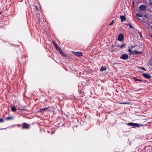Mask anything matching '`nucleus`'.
<instances>
[{
	"instance_id": "nucleus-15",
	"label": "nucleus",
	"mask_w": 152,
	"mask_h": 152,
	"mask_svg": "<svg viewBox=\"0 0 152 152\" xmlns=\"http://www.w3.org/2000/svg\"><path fill=\"white\" fill-rule=\"evenodd\" d=\"M136 15L140 17H141L142 16V15L139 13H137Z\"/></svg>"
},
{
	"instance_id": "nucleus-1",
	"label": "nucleus",
	"mask_w": 152,
	"mask_h": 152,
	"mask_svg": "<svg viewBox=\"0 0 152 152\" xmlns=\"http://www.w3.org/2000/svg\"><path fill=\"white\" fill-rule=\"evenodd\" d=\"M127 125L128 126H133L134 127H139L140 126V125L138 124L134 123H128L127 124Z\"/></svg>"
},
{
	"instance_id": "nucleus-22",
	"label": "nucleus",
	"mask_w": 152,
	"mask_h": 152,
	"mask_svg": "<svg viewBox=\"0 0 152 152\" xmlns=\"http://www.w3.org/2000/svg\"><path fill=\"white\" fill-rule=\"evenodd\" d=\"M149 4L151 5H152V0H149Z\"/></svg>"
},
{
	"instance_id": "nucleus-14",
	"label": "nucleus",
	"mask_w": 152,
	"mask_h": 152,
	"mask_svg": "<svg viewBox=\"0 0 152 152\" xmlns=\"http://www.w3.org/2000/svg\"><path fill=\"white\" fill-rule=\"evenodd\" d=\"M11 110L13 112H15L16 111V108L15 107H11Z\"/></svg>"
},
{
	"instance_id": "nucleus-11",
	"label": "nucleus",
	"mask_w": 152,
	"mask_h": 152,
	"mask_svg": "<svg viewBox=\"0 0 152 152\" xmlns=\"http://www.w3.org/2000/svg\"><path fill=\"white\" fill-rule=\"evenodd\" d=\"M106 69V68L105 66H102L101 67V68L100 69V70L101 71H103L104 70H105Z\"/></svg>"
},
{
	"instance_id": "nucleus-20",
	"label": "nucleus",
	"mask_w": 152,
	"mask_h": 152,
	"mask_svg": "<svg viewBox=\"0 0 152 152\" xmlns=\"http://www.w3.org/2000/svg\"><path fill=\"white\" fill-rule=\"evenodd\" d=\"M47 108H42V109H41L40 110V111H42V110H47Z\"/></svg>"
},
{
	"instance_id": "nucleus-2",
	"label": "nucleus",
	"mask_w": 152,
	"mask_h": 152,
	"mask_svg": "<svg viewBox=\"0 0 152 152\" xmlns=\"http://www.w3.org/2000/svg\"><path fill=\"white\" fill-rule=\"evenodd\" d=\"M120 58L121 59L126 60L128 59V56L126 54H123L121 55Z\"/></svg>"
},
{
	"instance_id": "nucleus-25",
	"label": "nucleus",
	"mask_w": 152,
	"mask_h": 152,
	"mask_svg": "<svg viewBox=\"0 0 152 152\" xmlns=\"http://www.w3.org/2000/svg\"><path fill=\"white\" fill-rule=\"evenodd\" d=\"M138 33L140 35V37H142V35L141 33L140 32H138Z\"/></svg>"
},
{
	"instance_id": "nucleus-26",
	"label": "nucleus",
	"mask_w": 152,
	"mask_h": 152,
	"mask_svg": "<svg viewBox=\"0 0 152 152\" xmlns=\"http://www.w3.org/2000/svg\"><path fill=\"white\" fill-rule=\"evenodd\" d=\"M144 17L145 18H148V15H144Z\"/></svg>"
},
{
	"instance_id": "nucleus-18",
	"label": "nucleus",
	"mask_w": 152,
	"mask_h": 152,
	"mask_svg": "<svg viewBox=\"0 0 152 152\" xmlns=\"http://www.w3.org/2000/svg\"><path fill=\"white\" fill-rule=\"evenodd\" d=\"M60 53L61 55L63 56H64L65 55L62 51H60Z\"/></svg>"
},
{
	"instance_id": "nucleus-17",
	"label": "nucleus",
	"mask_w": 152,
	"mask_h": 152,
	"mask_svg": "<svg viewBox=\"0 0 152 152\" xmlns=\"http://www.w3.org/2000/svg\"><path fill=\"white\" fill-rule=\"evenodd\" d=\"M128 51L129 52H130L132 54V52H133V51L131 49H130V48L129 49H128Z\"/></svg>"
},
{
	"instance_id": "nucleus-19",
	"label": "nucleus",
	"mask_w": 152,
	"mask_h": 152,
	"mask_svg": "<svg viewBox=\"0 0 152 152\" xmlns=\"http://www.w3.org/2000/svg\"><path fill=\"white\" fill-rule=\"evenodd\" d=\"M139 68H140V69H142V70H143L145 71H146V69H145L143 67H139Z\"/></svg>"
},
{
	"instance_id": "nucleus-30",
	"label": "nucleus",
	"mask_w": 152,
	"mask_h": 152,
	"mask_svg": "<svg viewBox=\"0 0 152 152\" xmlns=\"http://www.w3.org/2000/svg\"><path fill=\"white\" fill-rule=\"evenodd\" d=\"M1 14V12H0V15Z\"/></svg>"
},
{
	"instance_id": "nucleus-21",
	"label": "nucleus",
	"mask_w": 152,
	"mask_h": 152,
	"mask_svg": "<svg viewBox=\"0 0 152 152\" xmlns=\"http://www.w3.org/2000/svg\"><path fill=\"white\" fill-rule=\"evenodd\" d=\"M114 23V20H113L109 24V26H110L112 25Z\"/></svg>"
},
{
	"instance_id": "nucleus-24",
	"label": "nucleus",
	"mask_w": 152,
	"mask_h": 152,
	"mask_svg": "<svg viewBox=\"0 0 152 152\" xmlns=\"http://www.w3.org/2000/svg\"><path fill=\"white\" fill-rule=\"evenodd\" d=\"M129 27L131 28H133V27L130 24L129 25Z\"/></svg>"
},
{
	"instance_id": "nucleus-27",
	"label": "nucleus",
	"mask_w": 152,
	"mask_h": 152,
	"mask_svg": "<svg viewBox=\"0 0 152 152\" xmlns=\"http://www.w3.org/2000/svg\"><path fill=\"white\" fill-rule=\"evenodd\" d=\"M121 104H127V102H123V103H121Z\"/></svg>"
},
{
	"instance_id": "nucleus-23",
	"label": "nucleus",
	"mask_w": 152,
	"mask_h": 152,
	"mask_svg": "<svg viewBox=\"0 0 152 152\" xmlns=\"http://www.w3.org/2000/svg\"><path fill=\"white\" fill-rule=\"evenodd\" d=\"M3 121H4V120L2 118H0V122H3Z\"/></svg>"
},
{
	"instance_id": "nucleus-29",
	"label": "nucleus",
	"mask_w": 152,
	"mask_h": 152,
	"mask_svg": "<svg viewBox=\"0 0 152 152\" xmlns=\"http://www.w3.org/2000/svg\"><path fill=\"white\" fill-rule=\"evenodd\" d=\"M151 28H152V25L151 26Z\"/></svg>"
},
{
	"instance_id": "nucleus-13",
	"label": "nucleus",
	"mask_w": 152,
	"mask_h": 152,
	"mask_svg": "<svg viewBox=\"0 0 152 152\" xmlns=\"http://www.w3.org/2000/svg\"><path fill=\"white\" fill-rule=\"evenodd\" d=\"M13 119V118L12 117H7L6 118V120H12Z\"/></svg>"
},
{
	"instance_id": "nucleus-9",
	"label": "nucleus",
	"mask_w": 152,
	"mask_h": 152,
	"mask_svg": "<svg viewBox=\"0 0 152 152\" xmlns=\"http://www.w3.org/2000/svg\"><path fill=\"white\" fill-rule=\"evenodd\" d=\"M142 53L141 52H140V53H139V52L138 51H137L136 50L133 51V52H132V54H137L139 53Z\"/></svg>"
},
{
	"instance_id": "nucleus-8",
	"label": "nucleus",
	"mask_w": 152,
	"mask_h": 152,
	"mask_svg": "<svg viewBox=\"0 0 152 152\" xmlns=\"http://www.w3.org/2000/svg\"><path fill=\"white\" fill-rule=\"evenodd\" d=\"M120 18L121 19V22L125 21L126 20V17L124 16L121 15Z\"/></svg>"
},
{
	"instance_id": "nucleus-3",
	"label": "nucleus",
	"mask_w": 152,
	"mask_h": 152,
	"mask_svg": "<svg viewBox=\"0 0 152 152\" xmlns=\"http://www.w3.org/2000/svg\"><path fill=\"white\" fill-rule=\"evenodd\" d=\"M147 6L145 5H141L139 7V9L141 11H144L146 10Z\"/></svg>"
},
{
	"instance_id": "nucleus-7",
	"label": "nucleus",
	"mask_w": 152,
	"mask_h": 152,
	"mask_svg": "<svg viewBox=\"0 0 152 152\" xmlns=\"http://www.w3.org/2000/svg\"><path fill=\"white\" fill-rule=\"evenodd\" d=\"M142 75L145 77L147 79H149L151 77V76L148 74L143 73Z\"/></svg>"
},
{
	"instance_id": "nucleus-28",
	"label": "nucleus",
	"mask_w": 152,
	"mask_h": 152,
	"mask_svg": "<svg viewBox=\"0 0 152 152\" xmlns=\"http://www.w3.org/2000/svg\"><path fill=\"white\" fill-rule=\"evenodd\" d=\"M124 46V45H122L120 47V48H121L122 47Z\"/></svg>"
},
{
	"instance_id": "nucleus-4",
	"label": "nucleus",
	"mask_w": 152,
	"mask_h": 152,
	"mask_svg": "<svg viewBox=\"0 0 152 152\" xmlns=\"http://www.w3.org/2000/svg\"><path fill=\"white\" fill-rule=\"evenodd\" d=\"M72 53L76 56L79 57L82 56V53L80 52H72Z\"/></svg>"
},
{
	"instance_id": "nucleus-12",
	"label": "nucleus",
	"mask_w": 152,
	"mask_h": 152,
	"mask_svg": "<svg viewBox=\"0 0 152 152\" xmlns=\"http://www.w3.org/2000/svg\"><path fill=\"white\" fill-rule=\"evenodd\" d=\"M148 64L149 65H152V57L151 59L149 60Z\"/></svg>"
},
{
	"instance_id": "nucleus-10",
	"label": "nucleus",
	"mask_w": 152,
	"mask_h": 152,
	"mask_svg": "<svg viewBox=\"0 0 152 152\" xmlns=\"http://www.w3.org/2000/svg\"><path fill=\"white\" fill-rule=\"evenodd\" d=\"M53 43L56 48V49L58 50H60V49L59 48V47L53 41Z\"/></svg>"
},
{
	"instance_id": "nucleus-6",
	"label": "nucleus",
	"mask_w": 152,
	"mask_h": 152,
	"mask_svg": "<svg viewBox=\"0 0 152 152\" xmlns=\"http://www.w3.org/2000/svg\"><path fill=\"white\" fill-rule=\"evenodd\" d=\"M124 35L122 34H120L118 36V40L120 41H121L124 38Z\"/></svg>"
},
{
	"instance_id": "nucleus-5",
	"label": "nucleus",
	"mask_w": 152,
	"mask_h": 152,
	"mask_svg": "<svg viewBox=\"0 0 152 152\" xmlns=\"http://www.w3.org/2000/svg\"><path fill=\"white\" fill-rule=\"evenodd\" d=\"M30 125L27 123H24L22 125V128L23 129H28L30 128Z\"/></svg>"
},
{
	"instance_id": "nucleus-16",
	"label": "nucleus",
	"mask_w": 152,
	"mask_h": 152,
	"mask_svg": "<svg viewBox=\"0 0 152 152\" xmlns=\"http://www.w3.org/2000/svg\"><path fill=\"white\" fill-rule=\"evenodd\" d=\"M134 79L135 81H142V80H140V79H137L135 77H134Z\"/></svg>"
}]
</instances>
